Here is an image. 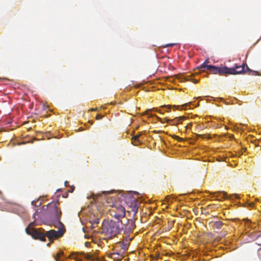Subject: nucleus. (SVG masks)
Returning <instances> with one entry per match:
<instances>
[{
  "label": "nucleus",
  "mask_w": 261,
  "mask_h": 261,
  "mask_svg": "<svg viewBox=\"0 0 261 261\" xmlns=\"http://www.w3.org/2000/svg\"><path fill=\"white\" fill-rule=\"evenodd\" d=\"M60 225L61 228H59L58 230L51 229L48 231H44L42 228L30 229L28 227L25 228V231L28 234L31 235L35 239H38L44 242L46 241V237H47L52 242L55 239L62 237L65 233V229L63 224Z\"/></svg>",
  "instance_id": "nucleus-1"
},
{
  "label": "nucleus",
  "mask_w": 261,
  "mask_h": 261,
  "mask_svg": "<svg viewBox=\"0 0 261 261\" xmlns=\"http://www.w3.org/2000/svg\"><path fill=\"white\" fill-rule=\"evenodd\" d=\"M120 231L119 222L104 220L102 223L101 231L109 238L116 236Z\"/></svg>",
  "instance_id": "nucleus-2"
},
{
  "label": "nucleus",
  "mask_w": 261,
  "mask_h": 261,
  "mask_svg": "<svg viewBox=\"0 0 261 261\" xmlns=\"http://www.w3.org/2000/svg\"><path fill=\"white\" fill-rule=\"evenodd\" d=\"M246 63H243L241 65L235 64V66L231 68H228L226 66H222V71L221 75L225 74H239L246 73Z\"/></svg>",
  "instance_id": "nucleus-3"
},
{
  "label": "nucleus",
  "mask_w": 261,
  "mask_h": 261,
  "mask_svg": "<svg viewBox=\"0 0 261 261\" xmlns=\"http://www.w3.org/2000/svg\"><path fill=\"white\" fill-rule=\"evenodd\" d=\"M59 204V202L58 201H52L49 203L47 205V211L53 216L54 219L58 222V224L62 225V223L60 220L62 212L58 207Z\"/></svg>",
  "instance_id": "nucleus-4"
},
{
  "label": "nucleus",
  "mask_w": 261,
  "mask_h": 261,
  "mask_svg": "<svg viewBox=\"0 0 261 261\" xmlns=\"http://www.w3.org/2000/svg\"><path fill=\"white\" fill-rule=\"evenodd\" d=\"M129 219L127 218L124 219V218L123 219L121 220L120 221L121 224L123 226L122 227V229H124V231L126 233V238L123 240L121 246L122 249L124 250L128 248L130 242V238H129L130 229V225L129 224Z\"/></svg>",
  "instance_id": "nucleus-5"
},
{
  "label": "nucleus",
  "mask_w": 261,
  "mask_h": 261,
  "mask_svg": "<svg viewBox=\"0 0 261 261\" xmlns=\"http://www.w3.org/2000/svg\"><path fill=\"white\" fill-rule=\"evenodd\" d=\"M210 62L208 59H206L205 61L198 67V69L201 71H205L208 70L213 74H218L221 75V72L222 71V66L217 67L213 65H208L207 64Z\"/></svg>",
  "instance_id": "nucleus-6"
},
{
  "label": "nucleus",
  "mask_w": 261,
  "mask_h": 261,
  "mask_svg": "<svg viewBox=\"0 0 261 261\" xmlns=\"http://www.w3.org/2000/svg\"><path fill=\"white\" fill-rule=\"evenodd\" d=\"M110 215L119 220L120 218H124L125 216V210L120 204H118L109 210Z\"/></svg>",
  "instance_id": "nucleus-7"
},
{
  "label": "nucleus",
  "mask_w": 261,
  "mask_h": 261,
  "mask_svg": "<svg viewBox=\"0 0 261 261\" xmlns=\"http://www.w3.org/2000/svg\"><path fill=\"white\" fill-rule=\"evenodd\" d=\"M118 197L116 196H108L106 198V203L107 206L113 208L114 206L119 204L117 201Z\"/></svg>",
  "instance_id": "nucleus-8"
},
{
  "label": "nucleus",
  "mask_w": 261,
  "mask_h": 261,
  "mask_svg": "<svg viewBox=\"0 0 261 261\" xmlns=\"http://www.w3.org/2000/svg\"><path fill=\"white\" fill-rule=\"evenodd\" d=\"M170 108H171V106L169 105H168V106L164 105L162 107V109H159V110H158L157 108H153L152 109H148V110H146V112H145L144 114L147 115L150 117H152L154 115L151 114V112L155 111V112H158L160 113H163V112L167 111L166 108H168L169 109H170Z\"/></svg>",
  "instance_id": "nucleus-9"
},
{
  "label": "nucleus",
  "mask_w": 261,
  "mask_h": 261,
  "mask_svg": "<svg viewBox=\"0 0 261 261\" xmlns=\"http://www.w3.org/2000/svg\"><path fill=\"white\" fill-rule=\"evenodd\" d=\"M209 224L212 227L213 229H220L224 225V223L220 221H212Z\"/></svg>",
  "instance_id": "nucleus-10"
},
{
  "label": "nucleus",
  "mask_w": 261,
  "mask_h": 261,
  "mask_svg": "<svg viewBox=\"0 0 261 261\" xmlns=\"http://www.w3.org/2000/svg\"><path fill=\"white\" fill-rule=\"evenodd\" d=\"M138 210V201L136 198L132 197V211L134 212V215L137 213Z\"/></svg>",
  "instance_id": "nucleus-11"
},
{
  "label": "nucleus",
  "mask_w": 261,
  "mask_h": 261,
  "mask_svg": "<svg viewBox=\"0 0 261 261\" xmlns=\"http://www.w3.org/2000/svg\"><path fill=\"white\" fill-rule=\"evenodd\" d=\"M139 135H135L132 133V144H133L135 146H138L140 144L141 141L139 140Z\"/></svg>",
  "instance_id": "nucleus-12"
},
{
  "label": "nucleus",
  "mask_w": 261,
  "mask_h": 261,
  "mask_svg": "<svg viewBox=\"0 0 261 261\" xmlns=\"http://www.w3.org/2000/svg\"><path fill=\"white\" fill-rule=\"evenodd\" d=\"M109 256L115 261L120 260L123 257L122 255L115 252L109 254Z\"/></svg>",
  "instance_id": "nucleus-13"
},
{
  "label": "nucleus",
  "mask_w": 261,
  "mask_h": 261,
  "mask_svg": "<svg viewBox=\"0 0 261 261\" xmlns=\"http://www.w3.org/2000/svg\"><path fill=\"white\" fill-rule=\"evenodd\" d=\"M214 196L217 197V198L220 197V198H222L223 199H227L228 198L227 196V193H225V192L219 191V192L214 193Z\"/></svg>",
  "instance_id": "nucleus-14"
},
{
  "label": "nucleus",
  "mask_w": 261,
  "mask_h": 261,
  "mask_svg": "<svg viewBox=\"0 0 261 261\" xmlns=\"http://www.w3.org/2000/svg\"><path fill=\"white\" fill-rule=\"evenodd\" d=\"M248 72V74L251 75H259V74L258 71L252 70L250 69L247 65H246V72Z\"/></svg>",
  "instance_id": "nucleus-15"
},
{
  "label": "nucleus",
  "mask_w": 261,
  "mask_h": 261,
  "mask_svg": "<svg viewBox=\"0 0 261 261\" xmlns=\"http://www.w3.org/2000/svg\"><path fill=\"white\" fill-rule=\"evenodd\" d=\"M184 119L185 117L183 116L175 118L174 119V122H173V123L174 124V125H176L178 123H181V121Z\"/></svg>",
  "instance_id": "nucleus-16"
},
{
  "label": "nucleus",
  "mask_w": 261,
  "mask_h": 261,
  "mask_svg": "<svg viewBox=\"0 0 261 261\" xmlns=\"http://www.w3.org/2000/svg\"><path fill=\"white\" fill-rule=\"evenodd\" d=\"M185 80L192 81L194 83H197L198 82V80H195V79H193L191 75H187L185 77Z\"/></svg>",
  "instance_id": "nucleus-17"
},
{
  "label": "nucleus",
  "mask_w": 261,
  "mask_h": 261,
  "mask_svg": "<svg viewBox=\"0 0 261 261\" xmlns=\"http://www.w3.org/2000/svg\"><path fill=\"white\" fill-rule=\"evenodd\" d=\"M83 255L84 257L87 259L93 260L96 258L95 257H94L92 255L88 253H83Z\"/></svg>",
  "instance_id": "nucleus-18"
},
{
  "label": "nucleus",
  "mask_w": 261,
  "mask_h": 261,
  "mask_svg": "<svg viewBox=\"0 0 261 261\" xmlns=\"http://www.w3.org/2000/svg\"><path fill=\"white\" fill-rule=\"evenodd\" d=\"M63 255V252H59L56 256H55V259L56 261H59V258L62 255Z\"/></svg>",
  "instance_id": "nucleus-19"
},
{
  "label": "nucleus",
  "mask_w": 261,
  "mask_h": 261,
  "mask_svg": "<svg viewBox=\"0 0 261 261\" xmlns=\"http://www.w3.org/2000/svg\"><path fill=\"white\" fill-rule=\"evenodd\" d=\"M165 121H166V122H167V123H169L170 124L174 125V124L173 123V122H174V119L171 120V119H168L166 118H165Z\"/></svg>",
  "instance_id": "nucleus-20"
},
{
  "label": "nucleus",
  "mask_w": 261,
  "mask_h": 261,
  "mask_svg": "<svg viewBox=\"0 0 261 261\" xmlns=\"http://www.w3.org/2000/svg\"><path fill=\"white\" fill-rule=\"evenodd\" d=\"M36 225V222H35V221H34V222H31L29 225L27 227V228H28L29 227L30 229H34V228H33L32 227L33 226H35Z\"/></svg>",
  "instance_id": "nucleus-21"
},
{
  "label": "nucleus",
  "mask_w": 261,
  "mask_h": 261,
  "mask_svg": "<svg viewBox=\"0 0 261 261\" xmlns=\"http://www.w3.org/2000/svg\"><path fill=\"white\" fill-rule=\"evenodd\" d=\"M176 44L175 43H169V44H167L165 45H164V47H172V46H173L174 45H175Z\"/></svg>",
  "instance_id": "nucleus-22"
},
{
  "label": "nucleus",
  "mask_w": 261,
  "mask_h": 261,
  "mask_svg": "<svg viewBox=\"0 0 261 261\" xmlns=\"http://www.w3.org/2000/svg\"><path fill=\"white\" fill-rule=\"evenodd\" d=\"M102 117H103V116H102L101 115H99V114H98L96 116V119L97 120H100V119H102Z\"/></svg>",
  "instance_id": "nucleus-23"
},
{
  "label": "nucleus",
  "mask_w": 261,
  "mask_h": 261,
  "mask_svg": "<svg viewBox=\"0 0 261 261\" xmlns=\"http://www.w3.org/2000/svg\"><path fill=\"white\" fill-rule=\"evenodd\" d=\"M74 189H75V187L74 186H71L70 187V189L69 190H68V192H70V193H72L73 192V191L74 190Z\"/></svg>",
  "instance_id": "nucleus-24"
},
{
  "label": "nucleus",
  "mask_w": 261,
  "mask_h": 261,
  "mask_svg": "<svg viewBox=\"0 0 261 261\" xmlns=\"http://www.w3.org/2000/svg\"><path fill=\"white\" fill-rule=\"evenodd\" d=\"M139 195V193L137 192H136V191H132V196H134V195Z\"/></svg>",
  "instance_id": "nucleus-25"
},
{
  "label": "nucleus",
  "mask_w": 261,
  "mask_h": 261,
  "mask_svg": "<svg viewBox=\"0 0 261 261\" xmlns=\"http://www.w3.org/2000/svg\"><path fill=\"white\" fill-rule=\"evenodd\" d=\"M173 138L177 140H178V141H181L182 139L179 138L178 136H174L173 137Z\"/></svg>",
  "instance_id": "nucleus-26"
},
{
  "label": "nucleus",
  "mask_w": 261,
  "mask_h": 261,
  "mask_svg": "<svg viewBox=\"0 0 261 261\" xmlns=\"http://www.w3.org/2000/svg\"><path fill=\"white\" fill-rule=\"evenodd\" d=\"M110 192H106V191H103L102 192V194L104 195L105 196H106L107 194H110Z\"/></svg>",
  "instance_id": "nucleus-27"
},
{
  "label": "nucleus",
  "mask_w": 261,
  "mask_h": 261,
  "mask_svg": "<svg viewBox=\"0 0 261 261\" xmlns=\"http://www.w3.org/2000/svg\"><path fill=\"white\" fill-rule=\"evenodd\" d=\"M192 124L191 123H190L188 124H187L186 127L187 128H190L192 126Z\"/></svg>",
  "instance_id": "nucleus-28"
},
{
  "label": "nucleus",
  "mask_w": 261,
  "mask_h": 261,
  "mask_svg": "<svg viewBox=\"0 0 261 261\" xmlns=\"http://www.w3.org/2000/svg\"><path fill=\"white\" fill-rule=\"evenodd\" d=\"M37 212L33 215V218L35 219H36V215H37Z\"/></svg>",
  "instance_id": "nucleus-29"
},
{
  "label": "nucleus",
  "mask_w": 261,
  "mask_h": 261,
  "mask_svg": "<svg viewBox=\"0 0 261 261\" xmlns=\"http://www.w3.org/2000/svg\"><path fill=\"white\" fill-rule=\"evenodd\" d=\"M90 111H97V108H95V109L92 108V109H90Z\"/></svg>",
  "instance_id": "nucleus-30"
},
{
  "label": "nucleus",
  "mask_w": 261,
  "mask_h": 261,
  "mask_svg": "<svg viewBox=\"0 0 261 261\" xmlns=\"http://www.w3.org/2000/svg\"><path fill=\"white\" fill-rule=\"evenodd\" d=\"M76 261H81V259H79L77 256L74 257Z\"/></svg>",
  "instance_id": "nucleus-31"
},
{
  "label": "nucleus",
  "mask_w": 261,
  "mask_h": 261,
  "mask_svg": "<svg viewBox=\"0 0 261 261\" xmlns=\"http://www.w3.org/2000/svg\"><path fill=\"white\" fill-rule=\"evenodd\" d=\"M36 201H33L32 202V204L33 205H36Z\"/></svg>",
  "instance_id": "nucleus-32"
},
{
  "label": "nucleus",
  "mask_w": 261,
  "mask_h": 261,
  "mask_svg": "<svg viewBox=\"0 0 261 261\" xmlns=\"http://www.w3.org/2000/svg\"><path fill=\"white\" fill-rule=\"evenodd\" d=\"M65 186H66V187L68 186V181H65Z\"/></svg>",
  "instance_id": "nucleus-33"
},
{
  "label": "nucleus",
  "mask_w": 261,
  "mask_h": 261,
  "mask_svg": "<svg viewBox=\"0 0 261 261\" xmlns=\"http://www.w3.org/2000/svg\"><path fill=\"white\" fill-rule=\"evenodd\" d=\"M131 227H132V229L133 228H134V227H135V224H133V223H132V225H131Z\"/></svg>",
  "instance_id": "nucleus-34"
},
{
  "label": "nucleus",
  "mask_w": 261,
  "mask_h": 261,
  "mask_svg": "<svg viewBox=\"0 0 261 261\" xmlns=\"http://www.w3.org/2000/svg\"><path fill=\"white\" fill-rule=\"evenodd\" d=\"M187 105H188V104L186 103V104H185V105H182V107L185 109V107L187 106Z\"/></svg>",
  "instance_id": "nucleus-35"
},
{
  "label": "nucleus",
  "mask_w": 261,
  "mask_h": 261,
  "mask_svg": "<svg viewBox=\"0 0 261 261\" xmlns=\"http://www.w3.org/2000/svg\"><path fill=\"white\" fill-rule=\"evenodd\" d=\"M178 107V106H174V108H176V109H177Z\"/></svg>",
  "instance_id": "nucleus-36"
},
{
  "label": "nucleus",
  "mask_w": 261,
  "mask_h": 261,
  "mask_svg": "<svg viewBox=\"0 0 261 261\" xmlns=\"http://www.w3.org/2000/svg\"><path fill=\"white\" fill-rule=\"evenodd\" d=\"M158 119L159 120V121H161V119L159 117H157Z\"/></svg>",
  "instance_id": "nucleus-37"
},
{
  "label": "nucleus",
  "mask_w": 261,
  "mask_h": 261,
  "mask_svg": "<svg viewBox=\"0 0 261 261\" xmlns=\"http://www.w3.org/2000/svg\"><path fill=\"white\" fill-rule=\"evenodd\" d=\"M89 122L91 123V124L93 123V121H89Z\"/></svg>",
  "instance_id": "nucleus-38"
},
{
  "label": "nucleus",
  "mask_w": 261,
  "mask_h": 261,
  "mask_svg": "<svg viewBox=\"0 0 261 261\" xmlns=\"http://www.w3.org/2000/svg\"><path fill=\"white\" fill-rule=\"evenodd\" d=\"M88 242H86V243H85V244H86V246H87V245H88Z\"/></svg>",
  "instance_id": "nucleus-39"
},
{
  "label": "nucleus",
  "mask_w": 261,
  "mask_h": 261,
  "mask_svg": "<svg viewBox=\"0 0 261 261\" xmlns=\"http://www.w3.org/2000/svg\"><path fill=\"white\" fill-rule=\"evenodd\" d=\"M131 121H132V122H133V119H132H132H131Z\"/></svg>",
  "instance_id": "nucleus-40"
},
{
  "label": "nucleus",
  "mask_w": 261,
  "mask_h": 261,
  "mask_svg": "<svg viewBox=\"0 0 261 261\" xmlns=\"http://www.w3.org/2000/svg\"><path fill=\"white\" fill-rule=\"evenodd\" d=\"M201 136H202V138H204V137H203L204 135H201Z\"/></svg>",
  "instance_id": "nucleus-41"
},
{
  "label": "nucleus",
  "mask_w": 261,
  "mask_h": 261,
  "mask_svg": "<svg viewBox=\"0 0 261 261\" xmlns=\"http://www.w3.org/2000/svg\"><path fill=\"white\" fill-rule=\"evenodd\" d=\"M126 133H127V134H128V130H127V131H126Z\"/></svg>",
  "instance_id": "nucleus-42"
}]
</instances>
